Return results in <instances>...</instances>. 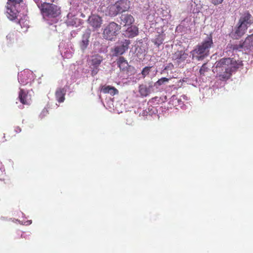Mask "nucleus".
<instances>
[{"label":"nucleus","mask_w":253,"mask_h":253,"mask_svg":"<svg viewBox=\"0 0 253 253\" xmlns=\"http://www.w3.org/2000/svg\"><path fill=\"white\" fill-rule=\"evenodd\" d=\"M121 28L116 23L112 22L110 23L104 29L103 36L104 38L112 40L117 34Z\"/></svg>","instance_id":"obj_4"},{"label":"nucleus","mask_w":253,"mask_h":253,"mask_svg":"<svg viewBox=\"0 0 253 253\" xmlns=\"http://www.w3.org/2000/svg\"><path fill=\"white\" fill-rule=\"evenodd\" d=\"M18 98L20 102L23 105H29L31 102V95L29 94L28 91L24 89L20 88L18 94Z\"/></svg>","instance_id":"obj_9"},{"label":"nucleus","mask_w":253,"mask_h":253,"mask_svg":"<svg viewBox=\"0 0 253 253\" xmlns=\"http://www.w3.org/2000/svg\"><path fill=\"white\" fill-rule=\"evenodd\" d=\"M120 12L119 9L116 3L114 4L111 5L108 8V14L111 17H114L117 15Z\"/></svg>","instance_id":"obj_20"},{"label":"nucleus","mask_w":253,"mask_h":253,"mask_svg":"<svg viewBox=\"0 0 253 253\" xmlns=\"http://www.w3.org/2000/svg\"><path fill=\"white\" fill-rule=\"evenodd\" d=\"M22 0H8V2L15 3H20V2L22 1Z\"/></svg>","instance_id":"obj_30"},{"label":"nucleus","mask_w":253,"mask_h":253,"mask_svg":"<svg viewBox=\"0 0 253 253\" xmlns=\"http://www.w3.org/2000/svg\"><path fill=\"white\" fill-rule=\"evenodd\" d=\"M38 6L44 18H55L61 14L60 8L52 3L44 2Z\"/></svg>","instance_id":"obj_3"},{"label":"nucleus","mask_w":253,"mask_h":253,"mask_svg":"<svg viewBox=\"0 0 253 253\" xmlns=\"http://www.w3.org/2000/svg\"><path fill=\"white\" fill-rule=\"evenodd\" d=\"M188 54L182 50H177L172 56V60H176L178 63H181L188 57Z\"/></svg>","instance_id":"obj_13"},{"label":"nucleus","mask_w":253,"mask_h":253,"mask_svg":"<svg viewBox=\"0 0 253 253\" xmlns=\"http://www.w3.org/2000/svg\"><path fill=\"white\" fill-rule=\"evenodd\" d=\"M213 45L211 36L208 37L201 44H198L196 47L190 52L192 58L201 60L207 57L210 51V49Z\"/></svg>","instance_id":"obj_2"},{"label":"nucleus","mask_w":253,"mask_h":253,"mask_svg":"<svg viewBox=\"0 0 253 253\" xmlns=\"http://www.w3.org/2000/svg\"><path fill=\"white\" fill-rule=\"evenodd\" d=\"M25 73H22L19 76V80L20 81V82H21L22 84H26L27 83V82L26 81V80L25 81H24V79L22 78V77L24 76H25Z\"/></svg>","instance_id":"obj_28"},{"label":"nucleus","mask_w":253,"mask_h":253,"mask_svg":"<svg viewBox=\"0 0 253 253\" xmlns=\"http://www.w3.org/2000/svg\"><path fill=\"white\" fill-rule=\"evenodd\" d=\"M245 42H240L239 44H232L228 43L227 47L229 49V50L234 51H241V50L244 46V44Z\"/></svg>","instance_id":"obj_19"},{"label":"nucleus","mask_w":253,"mask_h":253,"mask_svg":"<svg viewBox=\"0 0 253 253\" xmlns=\"http://www.w3.org/2000/svg\"><path fill=\"white\" fill-rule=\"evenodd\" d=\"M115 3L120 13L128 11L130 8V1L128 0H121Z\"/></svg>","instance_id":"obj_14"},{"label":"nucleus","mask_w":253,"mask_h":253,"mask_svg":"<svg viewBox=\"0 0 253 253\" xmlns=\"http://www.w3.org/2000/svg\"><path fill=\"white\" fill-rule=\"evenodd\" d=\"M164 35L163 34H159L154 40L153 42L158 46L162 44L164 41Z\"/></svg>","instance_id":"obj_22"},{"label":"nucleus","mask_w":253,"mask_h":253,"mask_svg":"<svg viewBox=\"0 0 253 253\" xmlns=\"http://www.w3.org/2000/svg\"><path fill=\"white\" fill-rule=\"evenodd\" d=\"M88 22L93 28H98L101 26L102 20L99 16L94 14L89 17Z\"/></svg>","instance_id":"obj_12"},{"label":"nucleus","mask_w":253,"mask_h":253,"mask_svg":"<svg viewBox=\"0 0 253 253\" xmlns=\"http://www.w3.org/2000/svg\"><path fill=\"white\" fill-rule=\"evenodd\" d=\"M48 1H50V2H53V0H49Z\"/></svg>","instance_id":"obj_33"},{"label":"nucleus","mask_w":253,"mask_h":253,"mask_svg":"<svg viewBox=\"0 0 253 253\" xmlns=\"http://www.w3.org/2000/svg\"><path fill=\"white\" fill-rule=\"evenodd\" d=\"M6 38L7 39H9L10 40H11V39H14V34L13 33H9L7 36H6Z\"/></svg>","instance_id":"obj_31"},{"label":"nucleus","mask_w":253,"mask_h":253,"mask_svg":"<svg viewBox=\"0 0 253 253\" xmlns=\"http://www.w3.org/2000/svg\"><path fill=\"white\" fill-rule=\"evenodd\" d=\"M138 28L135 26L129 27L126 31V35L128 38H133L138 34Z\"/></svg>","instance_id":"obj_17"},{"label":"nucleus","mask_w":253,"mask_h":253,"mask_svg":"<svg viewBox=\"0 0 253 253\" xmlns=\"http://www.w3.org/2000/svg\"><path fill=\"white\" fill-rule=\"evenodd\" d=\"M217 66L226 68L232 73L239 67V64L234 58H222L217 61Z\"/></svg>","instance_id":"obj_5"},{"label":"nucleus","mask_w":253,"mask_h":253,"mask_svg":"<svg viewBox=\"0 0 253 253\" xmlns=\"http://www.w3.org/2000/svg\"><path fill=\"white\" fill-rule=\"evenodd\" d=\"M151 67H144L142 72L141 74L143 77H145L147 75H148L149 74V72L150 71Z\"/></svg>","instance_id":"obj_26"},{"label":"nucleus","mask_w":253,"mask_h":253,"mask_svg":"<svg viewBox=\"0 0 253 253\" xmlns=\"http://www.w3.org/2000/svg\"><path fill=\"white\" fill-rule=\"evenodd\" d=\"M130 43V41L127 40L121 42L120 45H117L114 49L115 55L118 56L124 54L128 49Z\"/></svg>","instance_id":"obj_8"},{"label":"nucleus","mask_w":253,"mask_h":253,"mask_svg":"<svg viewBox=\"0 0 253 253\" xmlns=\"http://www.w3.org/2000/svg\"><path fill=\"white\" fill-rule=\"evenodd\" d=\"M215 72L220 80L226 81L230 78L232 73L230 70L226 68L217 67V62L215 63Z\"/></svg>","instance_id":"obj_6"},{"label":"nucleus","mask_w":253,"mask_h":253,"mask_svg":"<svg viewBox=\"0 0 253 253\" xmlns=\"http://www.w3.org/2000/svg\"><path fill=\"white\" fill-rule=\"evenodd\" d=\"M170 66L173 67V65H172L171 63H170V64H169V65L167 66L165 68L164 70H168Z\"/></svg>","instance_id":"obj_32"},{"label":"nucleus","mask_w":253,"mask_h":253,"mask_svg":"<svg viewBox=\"0 0 253 253\" xmlns=\"http://www.w3.org/2000/svg\"><path fill=\"white\" fill-rule=\"evenodd\" d=\"M244 42H249L250 45L253 46V34L247 37Z\"/></svg>","instance_id":"obj_27"},{"label":"nucleus","mask_w":253,"mask_h":253,"mask_svg":"<svg viewBox=\"0 0 253 253\" xmlns=\"http://www.w3.org/2000/svg\"><path fill=\"white\" fill-rule=\"evenodd\" d=\"M103 60L102 57L99 55L92 56L91 60V65L93 66L91 70V75L92 76L96 75L98 71V67Z\"/></svg>","instance_id":"obj_7"},{"label":"nucleus","mask_w":253,"mask_h":253,"mask_svg":"<svg viewBox=\"0 0 253 253\" xmlns=\"http://www.w3.org/2000/svg\"><path fill=\"white\" fill-rule=\"evenodd\" d=\"M18 13V11L16 10L15 6L10 5L9 3L7 2L6 11L7 17L11 21L14 20L17 18Z\"/></svg>","instance_id":"obj_10"},{"label":"nucleus","mask_w":253,"mask_h":253,"mask_svg":"<svg viewBox=\"0 0 253 253\" xmlns=\"http://www.w3.org/2000/svg\"><path fill=\"white\" fill-rule=\"evenodd\" d=\"M120 19V24L124 26H131L135 21L133 16L128 13L121 14Z\"/></svg>","instance_id":"obj_11"},{"label":"nucleus","mask_w":253,"mask_h":253,"mask_svg":"<svg viewBox=\"0 0 253 253\" xmlns=\"http://www.w3.org/2000/svg\"><path fill=\"white\" fill-rule=\"evenodd\" d=\"M253 22V17L249 11L242 14L239 19L235 31L232 34L233 38L239 39L241 38L246 33L248 27Z\"/></svg>","instance_id":"obj_1"},{"label":"nucleus","mask_w":253,"mask_h":253,"mask_svg":"<svg viewBox=\"0 0 253 253\" xmlns=\"http://www.w3.org/2000/svg\"><path fill=\"white\" fill-rule=\"evenodd\" d=\"M117 63L121 70L125 71L127 69L128 64L126 60L123 57L120 56L117 60Z\"/></svg>","instance_id":"obj_18"},{"label":"nucleus","mask_w":253,"mask_h":253,"mask_svg":"<svg viewBox=\"0 0 253 253\" xmlns=\"http://www.w3.org/2000/svg\"><path fill=\"white\" fill-rule=\"evenodd\" d=\"M66 89L65 88H58L55 91L56 99L59 103H62L65 100Z\"/></svg>","instance_id":"obj_16"},{"label":"nucleus","mask_w":253,"mask_h":253,"mask_svg":"<svg viewBox=\"0 0 253 253\" xmlns=\"http://www.w3.org/2000/svg\"><path fill=\"white\" fill-rule=\"evenodd\" d=\"M169 79L164 77L159 79L156 83L155 85H158L159 86L162 85L166 82H169Z\"/></svg>","instance_id":"obj_24"},{"label":"nucleus","mask_w":253,"mask_h":253,"mask_svg":"<svg viewBox=\"0 0 253 253\" xmlns=\"http://www.w3.org/2000/svg\"><path fill=\"white\" fill-rule=\"evenodd\" d=\"M18 22H19V23L20 24L21 21H20V20H19Z\"/></svg>","instance_id":"obj_34"},{"label":"nucleus","mask_w":253,"mask_h":253,"mask_svg":"<svg viewBox=\"0 0 253 253\" xmlns=\"http://www.w3.org/2000/svg\"><path fill=\"white\" fill-rule=\"evenodd\" d=\"M139 91L142 96H146L148 94V89L145 85H140Z\"/></svg>","instance_id":"obj_23"},{"label":"nucleus","mask_w":253,"mask_h":253,"mask_svg":"<svg viewBox=\"0 0 253 253\" xmlns=\"http://www.w3.org/2000/svg\"><path fill=\"white\" fill-rule=\"evenodd\" d=\"M101 92L104 94L109 93L113 96L119 93L118 90L115 87L106 85L101 86Z\"/></svg>","instance_id":"obj_15"},{"label":"nucleus","mask_w":253,"mask_h":253,"mask_svg":"<svg viewBox=\"0 0 253 253\" xmlns=\"http://www.w3.org/2000/svg\"><path fill=\"white\" fill-rule=\"evenodd\" d=\"M208 68L206 66V63L204 64L200 69V73L201 75L205 76L206 72H208Z\"/></svg>","instance_id":"obj_25"},{"label":"nucleus","mask_w":253,"mask_h":253,"mask_svg":"<svg viewBox=\"0 0 253 253\" xmlns=\"http://www.w3.org/2000/svg\"><path fill=\"white\" fill-rule=\"evenodd\" d=\"M210 2L214 5H217L222 3L223 0H210Z\"/></svg>","instance_id":"obj_29"},{"label":"nucleus","mask_w":253,"mask_h":253,"mask_svg":"<svg viewBox=\"0 0 253 253\" xmlns=\"http://www.w3.org/2000/svg\"><path fill=\"white\" fill-rule=\"evenodd\" d=\"M88 39H89V36H88L84 35L83 37V39L80 43V47L82 50H84L87 48V47L89 44Z\"/></svg>","instance_id":"obj_21"}]
</instances>
